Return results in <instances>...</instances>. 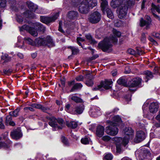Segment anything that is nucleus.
Segmentation results:
<instances>
[{"mask_svg":"<svg viewBox=\"0 0 160 160\" xmlns=\"http://www.w3.org/2000/svg\"><path fill=\"white\" fill-rule=\"evenodd\" d=\"M113 34L109 39L105 38L102 42H100L98 47L104 52H107L111 47V42H117L118 41L117 38H119L121 35V32L115 29L113 30Z\"/></svg>","mask_w":160,"mask_h":160,"instance_id":"nucleus-1","label":"nucleus"},{"mask_svg":"<svg viewBox=\"0 0 160 160\" xmlns=\"http://www.w3.org/2000/svg\"><path fill=\"white\" fill-rule=\"evenodd\" d=\"M24 40L29 44L34 45L35 43L38 45H47L48 47H51L55 46L52 39L49 36L43 38L42 37H39L35 39V41H33L29 38H25Z\"/></svg>","mask_w":160,"mask_h":160,"instance_id":"nucleus-2","label":"nucleus"},{"mask_svg":"<svg viewBox=\"0 0 160 160\" xmlns=\"http://www.w3.org/2000/svg\"><path fill=\"white\" fill-rule=\"evenodd\" d=\"M123 3L120 4L118 8V17L120 18H122L125 17L127 13L128 7H130L134 3L133 0H124Z\"/></svg>","mask_w":160,"mask_h":160,"instance_id":"nucleus-3","label":"nucleus"},{"mask_svg":"<svg viewBox=\"0 0 160 160\" xmlns=\"http://www.w3.org/2000/svg\"><path fill=\"white\" fill-rule=\"evenodd\" d=\"M125 136L123 139L122 138L117 137L116 141L122 142L125 145H126L128 142L129 139L132 138L133 135V132L130 128H126L124 130Z\"/></svg>","mask_w":160,"mask_h":160,"instance_id":"nucleus-4","label":"nucleus"},{"mask_svg":"<svg viewBox=\"0 0 160 160\" xmlns=\"http://www.w3.org/2000/svg\"><path fill=\"white\" fill-rule=\"evenodd\" d=\"M102 2L101 4L102 10L103 13H105L106 11L107 17L110 18L112 19L114 18L113 14L111 10L108 8V3L106 0H101Z\"/></svg>","mask_w":160,"mask_h":160,"instance_id":"nucleus-5","label":"nucleus"},{"mask_svg":"<svg viewBox=\"0 0 160 160\" xmlns=\"http://www.w3.org/2000/svg\"><path fill=\"white\" fill-rule=\"evenodd\" d=\"M27 3L30 10L26 11L24 12V14L27 17L33 18L34 17L33 12H35L36 9H37V7L36 5H34L33 3L30 2H27Z\"/></svg>","mask_w":160,"mask_h":160,"instance_id":"nucleus-6","label":"nucleus"},{"mask_svg":"<svg viewBox=\"0 0 160 160\" xmlns=\"http://www.w3.org/2000/svg\"><path fill=\"white\" fill-rule=\"evenodd\" d=\"M101 15L98 12L96 11L91 14L88 19L90 22L95 24L98 23L100 20Z\"/></svg>","mask_w":160,"mask_h":160,"instance_id":"nucleus-7","label":"nucleus"},{"mask_svg":"<svg viewBox=\"0 0 160 160\" xmlns=\"http://www.w3.org/2000/svg\"><path fill=\"white\" fill-rule=\"evenodd\" d=\"M58 16L59 13H56L53 17H51L42 16L40 17V20L42 22L48 24L50 22H54L57 18Z\"/></svg>","mask_w":160,"mask_h":160,"instance_id":"nucleus-8","label":"nucleus"},{"mask_svg":"<svg viewBox=\"0 0 160 160\" xmlns=\"http://www.w3.org/2000/svg\"><path fill=\"white\" fill-rule=\"evenodd\" d=\"M113 124V123L110 124V125L106 128V132L107 134L112 136H115L118 133V129L116 126Z\"/></svg>","mask_w":160,"mask_h":160,"instance_id":"nucleus-9","label":"nucleus"},{"mask_svg":"<svg viewBox=\"0 0 160 160\" xmlns=\"http://www.w3.org/2000/svg\"><path fill=\"white\" fill-rule=\"evenodd\" d=\"M48 120L49 121L48 122L49 125L54 128V130L62 128V127L59 126L57 123V119L55 118L54 117H50L49 118Z\"/></svg>","mask_w":160,"mask_h":160,"instance_id":"nucleus-10","label":"nucleus"},{"mask_svg":"<svg viewBox=\"0 0 160 160\" xmlns=\"http://www.w3.org/2000/svg\"><path fill=\"white\" fill-rule=\"evenodd\" d=\"M89 6L88 2L82 1L80 4L79 11L82 13H86L88 12Z\"/></svg>","mask_w":160,"mask_h":160,"instance_id":"nucleus-11","label":"nucleus"},{"mask_svg":"<svg viewBox=\"0 0 160 160\" xmlns=\"http://www.w3.org/2000/svg\"><path fill=\"white\" fill-rule=\"evenodd\" d=\"M84 109V107L82 104L74 106L72 108L71 113L73 114H80L82 112Z\"/></svg>","mask_w":160,"mask_h":160,"instance_id":"nucleus-12","label":"nucleus"},{"mask_svg":"<svg viewBox=\"0 0 160 160\" xmlns=\"http://www.w3.org/2000/svg\"><path fill=\"white\" fill-rule=\"evenodd\" d=\"M21 30L23 29L28 31L31 35L33 36H37L38 34L37 31L34 28L29 27L27 25H24L21 28Z\"/></svg>","mask_w":160,"mask_h":160,"instance_id":"nucleus-13","label":"nucleus"},{"mask_svg":"<svg viewBox=\"0 0 160 160\" xmlns=\"http://www.w3.org/2000/svg\"><path fill=\"white\" fill-rule=\"evenodd\" d=\"M145 138L144 132L142 131H138L137 132L136 137L134 139V142L136 143H138L143 140Z\"/></svg>","mask_w":160,"mask_h":160,"instance_id":"nucleus-14","label":"nucleus"},{"mask_svg":"<svg viewBox=\"0 0 160 160\" xmlns=\"http://www.w3.org/2000/svg\"><path fill=\"white\" fill-rule=\"evenodd\" d=\"M11 136L12 138L17 140L21 138L22 135L20 128H17L11 132Z\"/></svg>","mask_w":160,"mask_h":160,"instance_id":"nucleus-15","label":"nucleus"},{"mask_svg":"<svg viewBox=\"0 0 160 160\" xmlns=\"http://www.w3.org/2000/svg\"><path fill=\"white\" fill-rule=\"evenodd\" d=\"M112 82L110 80H105L102 81L100 83L102 88H103L106 89H109L111 88L110 85L112 84Z\"/></svg>","mask_w":160,"mask_h":160,"instance_id":"nucleus-16","label":"nucleus"},{"mask_svg":"<svg viewBox=\"0 0 160 160\" xmlns=\"http://www.w3.org/2000/svg\"><path fill=\"white\" fill-rule=\"evenodd\" d=\"M148 155H149L148 151L146 149H142L139 153L138 157L140 160H144Z\"/></svg>","mask_w":160,"mask_h":160,"instance_id":"nucleus-17","label":"nucleus"},{"mask_svg":"<svg viewBox=\"0 0 160 160\" xmlns=\"http://www.w3.org/2000/svg\"><path fill=\"white\" fill-rule=\"evenodd\" d=\"M87 80L85 84L88 87H92L94 84L93 81V77L90 74H88L86 76Z\"/></svg>","mask_w":160,"mask_h":160,"instance_id":"nucleus-18","label":"nucleus"},{"mask_svg":"<svg viewBox=\"0 0 160 160\" xmlns=\"http://www.w3.org/2000/svg\"><path fill=\"white\" fill-rule=\"evenodd\" d=\"M91 115L92 117H97L101 114V112L98 108L94 107L90 110Z\"/></svg>","mask_w":160,"mask_h":160,"instance_id":"nucleus-19","label":"nucleus"},{"mask_svg":"<svg viewBox=\"0 0 160 160\" xmlns=\"http://www.w3.org/2000/svg\"><path fill=\"white\" fill-rule=\"evenodd\" d=\"M135 80L133 81L132 79L129 81L128 82L127 86L129 88V90L131 92H134L136 91L135 88L136 87L134 82Z\"/></svg>","mask_w":160,"mask_h":160,"instance_id":"nucleus-20","label":"nucleus"},{"mask_svg":"<svg viewBox=\"0 0 160 160\" xmlns=\"http://www.w3.org/2000/svg\"><path fill=\"white\" fill-rule=\"evenodd\" d=\"M159 108L158 102H153L151 103V113H154L157 112Z\"/></svg>","mask_w":160,"mask_h":160,"instance_id":"nucleus-21","label":"nucleus"},{"mask_svg":"<svg viewBox=\"0 0 160 160\" xmlns=\"http://www.w3.org/2000/svg\"><path fill=\"white\" fill-rule=\"evenodd\" d=\"M32 106L33 108L41 109L43 112H46L50 109L49 108L44 107L38 104H33L32 105Z\"/></svg>","mask_w":160,"mask_h":160,"instance_id":"nucleus-22","label":"nucleus"},{"mask_svg":"<svg viewBox=\"0 0 160 160\" xmlns=\"http://www.w3.org/2000/svg\"><path fill=\"white\" fill-rule=\"evenodd\" d=\"M104 128L102 126H98L96 130V134L99 137H101L104 134Z\"/></svg>","mask_w":160,"mask_h":160,"instance_id":"nucleus-23","label":"nucleus"},{"mask_svg":"<svg viewBox=\"0 0 160 160\" xmlns=\"http://www.w3.org/2000/svg\"><path fill=\"white\" fill-rule=\"evenodd\" d=\"M121 121L120 117L118 116H116L113 117V121L111 122L110 124H112V123H113V125L117 126L118 125V123L121 122Z\"/></svg>","mask_w":160,"mask_h":160,"instance_id":"nucleus-24","label":"nucleus"},{"mask_svg":"<svg viewBox=\"0 0 160 160\" xmlns=\"http://www.w3.org/2000/svg\"><path fill=\"white\" fill-rule=\"evenodd\" d=\"M78 16V12L74 11L69 12L68 15V18L72 19L76 18Z\"/></svg>","mask_w":160,"mask_h":160,"instance_id":"nucleus-25","label":"nucleus"},{"mask_svg":"<svg viewBox=\"0 0 160 160\" xmlns=\"http://www.w3.org/2000/svg\"><path fill=\"white\" fill-rule=\"evenodd\" d=\"M122 2V0H112L111 3V6L114 8H116Z\"/></svg>","mask_w":160,"mask_h":160,"instance_id":"nucleus-26","label":"nucleus"},{"mask_svg":"<svg viewBox=\"0 0 160 160\" xmlns=\"http://www.w3.org/2000/svg\"><path fill=\"white\" fill-rule=\"evenodd\" d=\"M34 27H36L37 29L41 31L44 32L45 29V27L41 24L37 22L34 24Z\"/></svg>","mask_w":160,"mask_h":160,"instance_id":"nucleus-27","label":"nucleus"},{"mask_svg":"<svg viewBox=\"0 0 160 160\" xmlns=\"http://www.w3.org/2000/svg\"><path fill=\"white\" fill-rule=\"evenodd\" d=\"M82 87V85L81 83H76L72 87L70 90V92H74L75 90L81 88Z\"/></svg>","mask_w":160,"mask_h":160,"instance_id":"nucleus-28","label":"nucleus"},{"mask_svg":"<svg viewBox=\"0 0 160 160\" xmlns=\"http://www.w3.org/2000/svg\"><path fill=\"white\" fill-rule=\"evenodd\" d=\"M67 125L69 127L72 128H75L77 127V123L75 121H71L69 122H67Z\"/></svg>","mask_w":160,"mask_h":160,"instance_id":"nucleus-29","label":"nucleus"},{"mask_svg":"<svg viewBox=\"0 0 160 160\" xmlns=\"http://www.w3.org/2000/svg\"><path fill=\"white\" fill-rule=\"evenodd\" d=\"M147 19V21L144 20L142 18H141L140 20V25L141 27H143L146 25H147L149 23V19L148 18V16L146 17Z\"/></svg>","mask_w":160,"mask_h":160,"instance_id":"nucleus-30","label":"nucleus"},{"mask_svg":"<svg viewBox=\"0 0 160 160\" xmlns=\"http://www.w3.org/2000/svg\"><path fill=\"white\" fill-rule=\"evenodd\" d=\"M115 138V141L117 142V144L116 145V150H117V152H120L121 151V145L120 144H122L124 146H125L126 145H124L122 142H119L118 141H116V138Z\"/></svg>","mask_w":160,"mask_h":160,"instance_id":"nucleus-31","label":"nucleus"},{"mask_svg":"<svg viewBox=\"0 0 160 160\" xmlns=\"http://www.w3.org/2000/svg\"><path fill=\"white\" fill-rule=\"evenodd\" d=\"M149 101H147L142 106V109L144 113L146 109H150V104H149Z\"/></svg>","mask_w":160,"mask_h":160,"instance_id":"nucleus-32","label":"nucleus"},{"mask_svg":"<svg viewBox=\"0 0 160 160\" xmlns=\"http://www.w3.org/2000/svg\"><path fill=\"white\" fill-rule=\"evenodd\" d=\"M86 38L89 40V42L91 44H94L97 43L95 40L92 38L91 35L89 34L85 36Z\"/></svg>","mask_w":160,"mask_h":160,"instance_id":"nucleus-33","label":"nucleus"},{"mask_svg":"<svg viewBox=\"0 0 160 160\" xmlns=\"http://www.w3.org/2000/svg\"><path fill=\"white\" fill-rule=\"evenodd\" d=\"M144 73L145 81L147 82L150 78V72L149 71H146Z\"/></svg>","mask_w":160,"mask_h":160,"instance_id":"nucleus-34","label":"nucleus"},{"mask_svg":"<svg viewBox=\"0 0 160 160\" xmlns=\"http://www.w3.org/2000/svg\"><path fill=\"white\" fill-rule=\"evenodd\" d=\"M132 80L133 81H135L134 82L136 87L140 84L142 81L141 78L138 77L133 78L132 79Z\"/></svg>","mask_w":160,"mask_h":160,"instance_id":"nucleus-35","label":"nucleus"},{"mask_svg":"<svg viewBox=\"0 0 160 160\" xmlns=\"http://www.w3.org/2000/svg\"><path fill=\"white\" fill-rule=\"evenodd\" d=\"M20 111V109L17 108L14 111L11 112H9V114L10 115H12L13 117H17L18 115V112Z\"/></svg>","mask_w":160,"mask_h":160,"instance_id":"nucleus-36","label":"nucleus"},{"mask_svg":"<svg viewBox=\"0 0 160 160\" xmlns=\"http://www.w3.org/2000/svg\"><path fill=\"white\" fill-rule=\"evenodd\" d=\"M88 3L89 6L92 8L97 5V0H90Z\"/></svg>","mask_w":160,"mask_h":160,"instance_id":"nucleus-37","label":"nucleus"},{"mask_svg":"<svg viewBox=\"0 0 160 160\" xmlns=\"http://www.w3.org/2000/svg\"><path fill=\"white\" fill-rule=\"evenodd\" d=\"M71 99L77 103L82 102V100L80 98L75 96H72L71 97Z\"/></svg>","mask_w":160,"mask_h":160,"instance_id":"nucleus-38","label":"nucleus"},{"mask_svg":"<svg viewBox=\"0 0 160 160\" xmlns=\"http://www.w3.org/2000/svg\"><path fill=\"white\" fill-rule=\"evenodd\" d=\"M152 9L156 10L159 13H160V8L159 5H156L153 3H152Z\"/></svg>","mask_w":160,"mask_h":160,"instance_id":"nucleus-39","label":"nucleus"},{"mask_svg":"<svg viewBox=\"0 0 160 160\" xmlns=\"http://www.w3.org/2000/svg\"><path fill=\"white\" fill-rule=\"evenodd\" d=\"M70 48L71 49L72 54H76L79 52V49L74 47H70Z\"/></svg>","mask_w":160,"mask_h":160,"instance_id":"nucleus-40","label":"nucleus"},{"mask_svg":"<svg viewBox=\"0 0 160 160\" xmlns=\"http://www.w3.org/2000/svg\"><path fill=\"white\" fill-rule=\"evenodd\" d=\"M117 82L120 85H124L126 84V81L125 79H123L122 78H120L118 80Z\"/></svg>","mask_w":160,"mask_h":160,"instance_id":"nucleus-41","label":"nucleus"},{"mask_svg":"<svg viewBox=\"0 0 160 160\" xmlns=\"http://www.w3.org/2000/svg\"><path fill=\"white\" fill-rule=\"evenodd\" d=\"M10 147L9 144L7 145L6 143L2 142H0V148H8Z\"/></svg>","mask_w":160,"mask_h":160,"instance_id":"nucleus-42","label":"nucleus"},{"mask_svg":"<svg viewBox=\"0 0 160 160\" xmlns=\"http://www.w3.org/2000/svg\"><path fill=\"white\" fill-rule=\"evenodd\" d=\"M81 142L83 144H86L89 143V140L87 138H84L81 139Z\"/></svg>","mask_w":160,"mask_h":160,"instance_id":"nucleus-43","label":"nucleus"},{"mask_svg":"<svg viewBox=\"0 0 160 160\" xmlns=\"http://www.w3.org/2000/svg\"><path fill=\"white\" fill-rule=\"evenodd\" d=\"M6 6V0H0V7L4 8Z\"/></svg>","mask_w":160,"mask_h":160,"instance_id":"nucleus-44","label":"nucleus"},{"mask_svg":"<svg viewBox=\"0 0 160 160\" xmlns=\"http://www.w3.org/2000/svg\"><path fill=\"white\" fill-rule=\"evenodd\" d=\"M92 90L93 91H96L97 90H100L102 91L103 90V89L102 88L100 84L97 86V87L92 88Z\"/></svg>","mask_w":160,"mask_h":160,"instance_id":"nucleus-45","label":"nucleus"},{"mask_svg":"<svg viewBox=\"0 0 160 160\" xmlns=\"http://www.w3.org/2000/svg\"><path fill=\"white\" fill-rule=\"evenodd\" d=\"M77 81H82L83 80L84 77L82 75L77 76L75 78Z\"/></svg>","mask_w":160,"mask_h":160,"instance_id":"nucleus-46","label":"nucleus"},{"mask_svg":"<svg viewBox=\"0 0 160 160\" xmlns=\"http://www.w3.org/2000/svg\"><path fill=\"white\" fill-rule=\"evenodd\" d=\"M62 141L63 143L66 145H68V142L67 139L64 137L62 136Z\"/></svg>","mask_w":160,"mask_h":160,"instance_id":"nucleus-47","label":"nucleus"},{"mask_svg":"<svg viewBox=\"0 0 160 160\" xmlns=\"http://www.w3.org/2000/svg\"><path fill=\"white\" fill-rule=\"evenodd\" d=\"M152 36L157 38L160 39V34L158 33L153 32L152 33Z\"/></svg>","mask_w":160,"mask_h":160,"instance_id":"nucleus-48","label":"nucleus"},{"mask_svg":"<svg viewBox=\"0 0 160 160\" xmlns=\"http://www.w3.org/2000/svg\"><path fill=\"white\" fill-rule=\"evenodd\" d=\"M104 158L107 160H111L112 158V156L110 154H108L105 156Z\"/></svg>","mask_w":160,"mask_h":160,"instance_id":"nucleus-49","label":"nucleus"},{"mask_svg":"<svg viewBox=\"0 0 160 160\" xmlns=\"http://www.w3.org/2000/svg\"><path fill=\"white\" fill-rule=\"evenodd\" d=\"M12 115H10L6 117V122L7 124H8L9 122L11 121L12 119Z\"/></svg>","mask_w":160,"mask_h":160,"instance_id":"nucleus-50","label":"nucleus"},{"mask_svg":"<svg viewBox=\"0 0 160 160\" xmlns=\"http://www.w3.org/2000/svg\"><path fill=\"white\" fill-rule=\"evenodd\" d=\"M102 139L104 141L108 142L110 140L111 138L108 136H105L102 138Z\"/></svg>","mask_w":160,"mask_h":160,"instance_id":"nucleus-51","label":"nucleus"},{"mask_svg":"<svg viewBox=\"0 0 160 160\" xmlns=\"http://www.w3.org/2000/svg\"><path fill=\"white\" fill-rule=\"evenodd\" d=\"M78 43L80 46H81V44L80 41L83 42L84 41V39L81 37H78L77 39Z\"/></svg>","mask_w":160,"mask_h":160,"instance_id":"nucleus-52","label":"nucleus"},{"mask_svg":"<svg viewBox=\"0 0 160 160\" xmlns=\"http://www.w3.org/2000/svg\"><path fill=\"white\" fill-rule=\"evenodd\" d=\"M128 53L132 55H135L136 54V51L131 48L128 49Z\"/></svg>","mask_w":160,"mask_h":160,"instance_id":"nucleus-53","label":"nucleus"},{"mask_svg":"<svg viewBox=\"0 0 160 160\" xmlns=\"http://www.w3.org/2000/svg\"><path fill=\"white\" fill-rule=\"evenodd\" d=\"M12 72V70L11 69H8L7 70H3V73L5 74H7L8 75H9V74H11Z\"/></svg>","mask_w":160,"mask_h":160,"instance_id":"nucleus-54","label":"nucleus"},{"mask_svg":"<svg viewBox=\"0 0 160 160\" xmlns=\"http://www.w3.org/2000/svg\"><path fill=\"white\" fill-rule=\"evenodd\" d=\"M57 123L59 124V126H61L62 127V125L63 123V120L62 119H57Z\"/></svg>","mask_w":160,"mask_h":160,"instance_id":"nucleus-55","label":"nucleus"},{"mask_svg":"<svg viewBox=\"0 0 160 160\" xmlns=\"http://www.w3.org/2000/svg\"><path fill=\"white\" fill-rule=\"evenodd\" d=\"M141 40V42H142L144 43L145 42L146 40V38L145 35L143 33L142 34Z\"/></svg>","mask_w":160,"mask_h":160,"instance_id":"nucleus-56","label":"nucleus"},{"mask_svg":"<svg viewBox=\"0 0 160 160\" xmlns=\"http://www.w3.org/2000/svg\"><path fill=\"white\" fill-rule=\"evenodd\" d=\"M143 52L142 50H141L140 49H137L136 51V54L137 53L139 55H142L143 54Z\"/></svg>","mask_w":160,"mask_h":160,"instance_id":"nucleus-57","label":"nucleus"},{"mask_svg":"<svg viewBox=\"0 0 160 160\" xmlns=\"http://www.w3.org/2000/svg\"><path fill=\"white\" fill-rule=\"evenodd\" d=\"M2 118H0V128L3 129L4 128V126L2 123Z\"/></svg>","mask_w":160,"mask_h":160,"instance_id":"nucleus-58","label":"nucleus"},{"mask_svg":"<svg viewBox=\"0 0 160 160\" xmlns=\"http://www.w3.org/2000/svg\"><path fill=\"white\" fill-rule=\"evenodd\" d=\"M154 74L158 73V67H155L153 69Z\"/></svg>","mask_w":160,"mask_h":160,"instance_id":"nucleus-59","label":"nucleus"},{"mask_svg":"<svg viewBox=\"0 0 160 160\" xmlns=\"http://www.w3.org/2000/svg\"><path fill=\"white\" fill-rule=\"evenodd\" d=\"M62 24V22L60 21L59 22V27L58 28V30L62 32H63L64 31L61 28V24Z\"/></svg>","mask_w":160,"mask_h":160,"instance_id":"nucleus-60","label":"nucleus"},{"mask_svg":"<svg viewBox=\"0 0 160 160\" xmlns=\"http://www.w3.org/2000/svg\"><path fill=\"white\" fill-rule=\"evenodd\" d=\"M75 81L72 80L68 82V85L69 87H71L75 83Z\"/></svg>","mask_w":160,"mask_h":160,"instance_id":"nucleus-61","label":"nucleus"},{"mask_svg":"<svg viewBox=\"0 0 160 160\" xmlns=\"http://www.w3.org/2000/svg\"><path fill=\"white\" fill-rule=\"evenodd\" d=\"M70 107V104H67L65 106V109L67 112H68Z\"/></svg>","mask_w":160,"mask_h":160,"instance_id":"nucleus-62","label":"nucleus"},{"mask_svg":"<svg viewBox=\"0 0 160 160\" xmlns=\"http://www.w3.org/2000/svg\"><path fill=\"white\" fill-rule=\"evenodd\" d=\"M130 71V69L129 67L127 66L125 67V72L126 73H129Z\"/></svg>","mask_w":160,"mask_h":160,"instance_id":"nucleus-63","label":"nucleus"},{"mask_svg":"<svg viewBox=\"0 0 160 160\" xmlns=\"http://www.w3.org/2000/svg\"><path fill=\"white\" fill-rule=\"evenodd\" d=\"M8 57V54H5L2 56L1 57V58L2 60H4Z\"/></svg>","mask_w":160,"mask_h":160,"instance_id":"nucleus-64","label":"nucleus"}]
</instances>
